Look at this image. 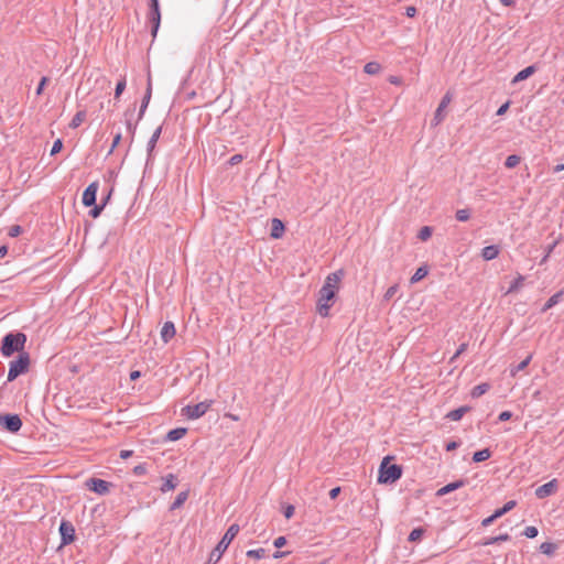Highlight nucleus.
<instances>
[{"label": "nucleus", "instance_id": "30", "mask_svg": "<svg viewBox=\"0 0 564 564\" xmlns=\"http://www.w3.org/2000/svg\"><path fill=\"white\" fill-rule=\"evenodd\" d=\"M424 533H425V530L423 528H415L410 532L408 540L410 542H417L422 539Z\"/></svg>", "mask_w": 564, "mask_h": 564}, {"label": "nucleus", "instance_id": "5", "mask_svg": "<svg viewBox=\"0 0 564 564\" xmlns=\"http://www.w3.org/2000/svg\"><path fill=\"white\" fill-rule=\"evenodd\" d=\"M30 356L28 352H20L18 358L9 364L8 381L15 380L20 375L28 372Z\"/></svg>", "mask_w": 564, "mask_h": 564}, {"label": "nucleus", "instance_id": "57", "mask_svg": "<svg viewBox=\"0 0 564 564\" xmlns=\"http://www.w3.org/2000/svg\"><path fill=\"white\" fill-rule=\"evenodd\" d=\"M405 14H406V17H409V18H413V17H415V14H416V8H415V7H412V6H411V7H408V8L405 9Z\"/></svg>", "mask_w": 564, "mask_h": 564}, {"label": "nucleus", "instance_id": "25", "mask_svg": "<svg viewBox=\"0 0 564 564\" xmlns=\"http://www.w3.org/2000/svg\"><path fill=\"white\" fill-rule=\"evenodd\" d=\"M468 411L467 406H460L447 413L446 417L452 421H459L464 414Z\"/></svg>", "mask_w": 564, "mask_h": 564}, {"label": "nucleus", "instance_id": "33", "mask_svg": "<svg viewBox=\"0 0 564 564\" xmlns=\"http://www.w3.org/2000/svg\"><path fill=\"white\" fill-rule=\"evenodd\" d=\"M514 507H516L514 500H510V501L506 502L502 508L496 510V517H499V518L502 517L503 514H506L507 512L512 510Z\"/></svg>", "mask_w": 564, "mask_h": 564}, {"label": "nucleus", "instance_id": "62", "mask_svg": "<svg viewBox=\"0 0 564 564\" xmlns=\"http://www.w3.org/2000/svg\"><path fill=\"white\" fill-rule=\"evenodd\" d=\"M131 455H132V451H121L120 452V457L123 458V459H127Z\"/></svg>", "mask_w": 564, "mask_h": 564}, {"label": "nucleus", "instance_id": "56", "mask_svg": "<svg viewBox=\"0 0 564 564\" xmlns=\"http://www.w3.org/2000/svg\"><path fill=\"white\" fill-rule=\"evenodd\" d=\"M512 416V413L510 411H503L499 414V421H508Z\"/></svg>", "mask_w": 564, "mask_h": 564}, {"label": "nucleus", "instance_id": "40", "mask_svg": "<svg viewBox=\"0 0 564 564\" xmlns=\"http://www.w3.org/2000/svg\"><path fill=\"white\" fill-rule=\"evenodd\" d=\"M431 236H432V228L429 226L422 227L417 235L419 239H421L422 241H426Z\"/></svg>", "mask_w": 564, "mask_h": 564}, {"label": "nucleus", "instance_id": "44", "mask_svg": "<svg viewBox=\"0 0 564 564\" xmlns=\"http://www.w3.org/2000/svg\"><path fill=\"white\" fill-rule=\"evenodd\" d=\"M539 531L535 527H527L525 530L523 531V534L529 538V539H533L538 535Z\"/></svg>", "mask_w": 564, "mask_h": 564}, {"label": "nucleus", "instance_id": "43", "mask_svg": "<svg viewBox=\"0 0 564 564\" xmlns=\"http://www.w3.org/2000/svg\"><path fill=\"white\" fill-rule=\"evenodd\" d=\"M468 347V344L466 343H463L458 349L456 350V352L452 356V358L449 359V362L453 364L463 352L466 351Z\"/></svg>", "mask_w": 564, "mask_h": 564}, {"label": "nucleus", "instance_id": "54", "mask_svg": "<svg viewBox=\"0 0 564 564\" xmlns=\"http://www.w3.org/2000/svg\"><path fill=\"white\" fill-rule=\"evenodd\" d=\"M509 107H510V101L505 102L503 105H501V106L499 107V109L497 110V113H496V115H497V116H502V115H505V113L507 112V110L509 109Z\"/></svg>", "mask_w": 564, "mask_h": 564}, {"label": "nucleus", "instance_id": "2", "mask_svg": "<svg viewBox=\"0 0 564 564\" xmlns=\"http://www.w3.org/2000/svg\"><path fill=\"white\" fill-rule=\"evenodd\" d=\"M25 341L26 336L23 333H9L2 338L1 354L10 357L14 352H23Z\"/></svg>", "mask_w": 564, "mask_h": 564}, {"label": "nucleus", "instance_id": "63", "mask_svg": "<svg viewBox=\"0 0 564 564\" xmlns=\"http://www.w3.org/2000/svg\"><path fill=\"white\" fill-rule=\"evenodd\" d=\"M160 9L159 0H150V10Z\"/></svg>", "mask_w": 564, "mask_h": 564}, {"label": "nucleus", "instance_id": "32", "mask_svg": "<svg viewBox=\"0 0 564 564\" xmlns=\"http://www.w3.org/2000/svg\"><path fill=\"white\" fill-rule=\"evenodd\" d=\"M556 550V545L552 542H543L540 545V551L545 555H553Z\"/></svg>", "mask_w": 564, "mask_h": 564}, {"label": "nucleus", "instance_id": "1", "mask_svg": "<svg viewBox=\"0 0 564 564\" xmlns=\"http://www.w3.org/2000/svg\"><path fill=\"white\" fill-rule=\"evenodd\" d=\"M344 270H337L335 272L329 273L318 292V300L316 310L318 314L323 317H327L329 315V310L333 305L336 293L340 288L341 279L344 278Z\"/></svg>", "mask_w": 564, "mask_h": 564}, {"label": "nucleus", "instance_id": "8", "mask_svg": "<svg viewBox=\"0 0 564 564\" xmlns=\"http://www.w3.org/2000/svg\"><path fill=\"white\" fill-rule=\"evenodd\" d=\"M110 486V482L100 478H89L86 480V487L98 495H107Z\"/></svg>", "mask_w": 564, "mask_h": 564}, {"label": "nucleus", "instance_id": "49", "mask_svg": "<svg viewBox=\"0 0 564 564\" xmlns=\"http://www.w3.org/2000/svg\"><path fill=\"white\" fill-rule=\"evenodd\" d=\"M286 544V539L285 536H278L274 542H273V545L276 547V549H281L282 546H284Z\"/></svg>", "mask_w": 564, "mask_h": 564}, {"label": "nucleus", "instance_id": "42", "mask_svg": "<svg viewBox=\"0 0 564 564\" xmlns=\"http://www.w3.org/2000/svg\"><path fill=\"white\" fill-rule=\"evenodd\" d=\"M124 88H126V79L122 78L116 85L115 97L119 98L121 96V94L123 93Z\"/></svg>", "mask_w": 564, "mask_h": 564}, {"label": "nucleus", "instance_id": "58", "mask_svg": "<svg viewBox=\"0 0 564 564\" xmlns=\"http://www.w3.org/2000/svg\"><path fill=\"white\" fill-rule=\"evenodd\" d=\"M459 446V444L455 441H452L449 443L446 444V451L447 452H451V451H454L456 449L457 447Z\"/></svg>", "mask_w": 564, "mask_h": 564}, {"label": "nucleus", "instance_id": "29", "mask_svg": "<svg viewBox=\"0 0 564 564\" xmlns=\"http://www.w3.org/2000/svg\"><path fill=\"white\" fill-rule=\"evenodd\" d=\"M508 540H510V535L508 533H503V534H500L498 536H492V538L486 539L482 542V545H491V544H496V543H499V542H502V541H508Z\"/></svg>", "mask_w": 564, "mask_h": 564}, {"label": "nucleus", "instance_id": "61", "mask_svg": "<svg viewBox=\"0 0 564 564\" xmlns=\"http://www.w3.org/2000/svg\"><path fill=\"white\" fill-rule=\"evenodd\" d=\"M140 376H141V372L139 370H134V371L130 372L131 380H137L138 378H140Z\"/></svg>", "mask_w": 564, "mask_h": 564}, {"label": "nucleus", "instance_id": "24", "mask_svg": "<svg viewBox=\"0 0 564 564\" xmlns=\"http://www.w3.org/2000/svg\"><path fill=\"white\" fill-rule=\"evenodd\" d=\"M162 127H158L155 131L152 133L150 140L148 141V153L151 155V152L154 150L156 142L161 135Z\"/></svg>", "mask_w": 564, "mask_h": 564}, {"label": "nucleus", "instance_id": "52", "mask_svg": "<svg viewBox=\"0 0 564 564\" xmlns=\"http://www.w3.org/2000/svg\"><path fill=\"white\" fill-rule=\"evenodd\" d=\"M21 227L19 225L12 226L9 230L10 237H17L21 234Z\"/></svg>", "mask_w": 564, "mask_h": 564}, {"label": "nucleus", "instance_id": "18", "mask_svg": "<svg viewBox=\"0 0 564 564\" xmlns=\"http://www.w3.org/2000/svg\"><path fill=\"white\" fill-rule=\"evenodd\" d=\"M284 232V225L283 223L278 219H272V227H271V237L274 239L281 238Z\"/></svg>", "mask_w": 564, "mask_h": 564}, {"label": "nucleus", "instance_id": "13", "mask_svg": "<svg viewBox=\"0 0 564 564\" xmlns=\"http://www.w3.org/2000/svg\"><path fill=\"white\" fill-rule=\"evenodd\" d=\"M175 336V326L173 322H165L161 329V338L164 343L170 341Z\"/></svg>", "mask_w": 564, "mask_h": 564}, {"label": "nucleus", "instance_id": "39", "mask_svg": "<svg viewBox=\"0 0 564 564\" xmlns=\"http://www.w3.org/2000/svg\"><path fill=\"white\" fill-rule=\"evenodd\" d=\"M531 361V356H528L523 361L511 369V375L514 376L517 372L524 370Z\"/></svg>", "mask_w": 564, "mask_h": 564}, {"label": "nucleus", "instance_id": "10", "mask_svg": "<svg viewBox=\"0 0 564 564\" xmlns=\"http://www.w3.org/2000/svg\"><path fill=\"white\" fill-rule=\"evenodd\" d=\"M558 489V481L557 479H552L549 482L538 487L535 489V496L539 499L547 498L552 495H554Z\"/></svg>", "mask_w": 564, "mask_h": 564}, {"label": "nucleus", "instance_id": "38", "mask_svg": "<svg viewBox=\"0 0 564 564\" xmlns=\"http://www.w3.org/2000/svg\"><path fill=\"white\" fill-rule=\"evenodd\" d=\"M85 119V112L84 111H78L72 119L69 126L72 128H77L80 126V123L83 122V120Z\"/></svg>", "mask_w": 564, "mask_h": 564}, {"label": "nucleus", "instance_id": "11", "mask_svg": "<svg viewBox=\"0 0 564 564\" xmlns=\"http://www.w3.org/2000/svg\"><path fill=\"white\" fill-rule=\"evenodd\" d=\"M59 533L62 539V544L66 545L74 541L75 539V529L74 525L68 521H62L59 524Z\"/></svg>", "mask_w": 564, "mask_h": 564}, {"label": "nucleus", "instance_id": "36", "mask_svg": "<svg viewBox=\"0 0 564 564\" xmlns=\"http://www.w3.org/2000/svg\"><path fill=\"white\" fill-rule=\"evenodd\" d=\"M109 197H110V194L107 196L106 200H105L102 204L97 205V204L95 203V205H93V208H91V209H90V212H89V215H90L93 218H97V217L101 214V212H102V209H104V207H105V205H106V202L109 199Z\"/></svg>", "mask_w": 564, "mask_h": 564}, {"label": "nucleus", "instance_id": "59", "mask_svg": "<svg viewBox=\"0 0 564 564\" xmlns=\"http://www.w3.org/2000/svg\"><path fill=\"white\" fill-rule=\"evenodd\" d=\"M339 492H340V487H335V488L330 489V491H329V498H330V499H335V498H337V496L339 495Z\"/></svg>", "mask_w": 564, "mask_h": 564}, {"label": "nucleus", "instance_id": "37", "mask_svg": "<svg viewBox=\"0 0 564 564\" xmlns=\"http://www.w3.org/2000/svg\"><path fill=\"white\" fill-rule=\"evenodd\" d=\"M521 159L519 155L517 154H511L509 155L506 161H505V165L506 167L508 169H513L516 167L519 163H520Z\"/></svg>", "mask_w": 564, "mask_h": 564}, {"label": "nucleus", "instance_id": "19", "mask_svg": "<svg viewBox=\"0 0 564 564\" xmlns=\"http://www.w3.org/2000/svg\"><path fill=\"white\" fill-rule=\"evenodd\" d=\"M177 486L176 477L173 474H169L161 486L162 492H167L170 490L175 489Z\"/></svg>", "mask_w": 564, "mask_h": 564}, {"label": "nucleus", "instance_id": "64", "mask_svg": "<svg viewBox=\"0 0 564 564\" xmlns=\"http://www.w3.org/2000/svg\"><path fill=\"white\" fill-rule=\"evenodd\" d=\"M286 554H288L286 552L276 551V552L273 554V558H281V557H284Z\"/></svg>", "mask_w": 564, "mask_h": 564}, {"label": "nucleus", "instance_id": "60", "mask_svg": "<svg viewBox=\"0 0 564 564\" xmlns=\"http://www.w3.org/2000/svg\"><path fill=\"white\" fill-rule=\"evenodd\" d=\"M127 129L129 133L131 134V138H133L135 132V126H133L130 121L127 122Z\"/></svg>", "mask_w": 564, "mask_h": 564}, {"label": "nucleus", "instance_id": "35", "mask_svg": "<svg viewBox=\"0 0 564 564\" xmlns=\"http://www.w3.org/2000/svg\"><path fill=\"white\" fill-rule=\"evenodd\" d=\"M247 556L252 558H263L267 555V550L263 547L247 551Z\"/></svg>", "mask_w": 564, "mask_h": 564}, {"label": "nucleus", "instance_id": "47", "mask_svg": "<svg viewBox=\"0 0 564 564\" xmlns=\"http://www.w3.org/2000/svg\"><path fill=\"white\" fill-rule=\"evenodd\" d=\"M397 291H398V285H392V286H390V288L386 291V293H384V300H387V301H388V300L392 299V297H393V295L397 293Z\"/></svg>", "mask_w": 564, "mask_h": 564}, {"label": "nucleus", "instance_id": "23", "mask_svg": "<svg viewBox=\"0 0 564 564\" xmlns=\"http://www.w3.org/2000/svg\"><path fill=\"white\" fill-rule=\"evenodd\" d=\"M185 434H186V429L177 427V429L171 430L167 433L166 440L171 441V442H175V441L181 440Z\"/></svg>", "mask_w": 564, "mask_h": 564}, {"label": "nucleus", "instance_id": "45", "mask_svg": "<svg viewBox=\"0 0 564 564\" xmlns=\"http://www.w3.org/2000/svg\"><path fill=\"white\" fill-rule=\"evenodd\" d=\"M63 148V142L61 139H57L54 143H53V147L51 149V155H55L56 153H58Z\"/></svg>", "mask_w": 564, "mask_h": 564}, {"label": "nucleus", "instance_id": "21", "mask_svg": "<svg viewBox=\"0 0 564 564\" xmlns=\"http://www.w3.org/2000/svg\"><path fill=\"white\" fill-rule=\"evenodd\" d=\"M187 498H188V491L187 490L178 492V495L176 496L175 500L170 506V510L174 511V510L181 508L185 503Z\"/></svg>", "mask_w": 564, "mask_h": 564}, {"label": "nucleus", "instance_id": "20", "mask_svg": "<svg viewBox=\"0 0 564 564\" xmlns=\"http://www.w3.org/2000/svg\"><path fill=\"white\" fill-rule=\"evenodd\" d=\"M534 73H535V67L533 65L528 66V67L523 68L522 70H520L513 77L512 83H518V82L524 80V79L529 78L531 75H533Z\"/></svg>", "mask_w": 564, "mask_h": 564}, {"label": "nucleus", "instance_id": "14", "mask_svg": "<svg viewBox=\"0 0 564 564\" xmlns=\"http://www.w3.org/2000/svg\"><path fill=\"white\" fill-rule=\"evenodd\" d=\"M149 21L152 24L151 33H152L153 36H155L156 33H158V30L160 28V23H161V12H160V9L150 10V12H149Z\"/></svg>", "mask_w": 564, "mask_h": 564}, {"label": "nucleus", "instance_id": "4", "mask_svg": "<svg viewBox=\"0 0 564 564\" xmlns=\"http://www.w3.org/2000/svg\"><path fill=\"white\" fill-rule=\"evenodd\" d=\"M402 476V468L397 464H389V457H384L380 468L378 482L380 484H393Z\"/></svg>", "mask_w": 564, "mask_h": 564}, {"label": "nucleus", "instance_id": "50", "mask_svg": "<svg viewBox=\"0 0 564 564\" xmlns=\"http://www.w3.org/2000/svg\"><path fill=\"white\" fill-rule=\"evenodd\" d=\"M120 141H121V132H118L113 137V141H112L111 148L109 150V154L113 152L115 148L119 144Z\"/></svg>", "mask_w": 564, "mask_h": 564}, {"label": "nucleus", "instance_id": "51", "mask_svg": "<svg viewBox=\"0 0 564 564\" xmlns=\"http://www.w3.org/2000/svg\"><path fill=\"white\" fill-rule=\"evenodd\" d=\"M242 160H243V156L241 154H235L229 159L228 163L230 165H236V164L240 163Z\"/></svg>", "mask_w": 564, "mask_h": 564}, {"label": "nucleus", "instance_id": "7", "mask_svg": "<svg viewBox=\"0 0 564 564\" xmlns=\"http://www.w3.org/2000/svg\"><path fill=\"white\" fill-rule=\"evenodd\" d=\"M0 425L11 433L18 432L22 421L18 414H0Z\"/></svg>", "mask_w": 564, "mask_h": 564}, {"label": "nucleus", "instance_id": "48", "mask_svg": "<svg viewBox=\"0 0 564 564\" xmlns=\"http://www.w3.org/2000/svg\"><path fill=\"white\" fill-rule=\"evenodd\" d=\"M294 510H295L294 506H292V505H288V506L284 508V510H283L284 517H285L286 519L292 518V517H293V514H294Z\"/></svg>", "mask_w": 564, "mask_h": 564}, {"label": "nucleus", "instance_id": "46", "mask_svg": "<svg viewBox=\"0 0 564 564\" xmlns=\"http://www.w3.org/2000/svg\"><path fill=\"white\" fill-rule=\"evenodd\" d=\"M133 473H134V475H137V476L145 475V474H147V466H145L144 464L137 465V466L133 468Z\"/></svg>", "mask_w": 564, "mask_h": 564}, {"label": "nucleus", "instance_id": "28", "mask_svg": "<svg viewBox=\"0 0 564 564\" xmlns=\"http://www.w3.org/2000/svg\"><path fill=\"white\" fill-rule=\"evenodd\" d=\"M490 386L488 383H480L473 388L471 390V397L473 398H479L482 394H485L489 390Z\"/></svg>", "mask_w": 564, "mask_h": 564}, {"label": "nucleus", "instance_id": "26", "mask_svg": "<svg viewBox=\"0 0 564 564\" xmlns=\"http://www.w3.org/2000/svg\"><path fill=\"white\" fill-rule=\"evenodd\" d=\"M490 456H491L490 449L489 448H484L481 451H478V452L474 453L473 460L475 463H481V462L487 460Z\"/></svg>", "mask_w": 564, "mask_h": 564}, {"label": "nucleus", "instance_id": "16", "mask_svg": "<svg viewBox=\"0 0 564 564\" xmlns=\"http://www.w3.org/2000/svg\"><path fill=\"white\" fill-rule=\"evenodd\" d=\"M500 253V249L496 245L487 246L481 250V257L486 261L496 259Z\"/></svg>", "mask_w": 564, "mask_h": 564}, {"label": "nucleus", "instance_id": "53", "mask_svg": "<svg viewBox=\"0 0 564 564\" xmlns=\"http://www.w3.org/2000/svg\"><path fill=\"white\" fill-rule=\"evenodd\" d=\"M499 517H496V511L488 518L484 519L481 524L484 527H488L496 519H498Z\"/></svg>", "mask_w": 564, "mask_h": 564}, {"label": "nucleus", "instance_id": "55", "mask_svg": "<svg viewBox=\"0 0 564 564\" xmlns=\"http://www.w3.org/2000/svg\"><path fill=\"white\" fill-rule=\"evenodd\" d=\"M46 83H47V78L46 77H42V79H41V82H40V84H39V86L36 88V95H41L42 94Z\"/></svg>", "mask_w": 564, "mask_h": 564}, {"label": "nucleus", "instance_id": "34", "mask_svg": "<svg viewBox=\"0 0 564 564\" xmlns=\"http://www.w3.org/2000/svg\"><path fill=\"white\" fill-rule=\"evenodd\" d=\"M380 64L377 62H369L365 65V73L369 75L378 74L380 70Z\"/></svg>", "mask_w": 564, "mask_h": 564}, {"label": "nucleus", "instance_id": "12", "mask_svg": "<svg viewBox=\"0 0 564 564\" xmlns=\"http://www.w3.org/2000/svg\"><path fill=\"white\" fill-rule=\"evenodd\" d=\"M99 185L97 182L90 183L83 193V204L85 206H93L96 203V196Z\"/></svg>", "mask_w": 564, "mask_h": 564}, {"label": "nucleus", "instance_id": "6", "mask_svg": "<svg viewBox=\"0 0 564 564\" xmlns=\"http://www.w3.org/2000/svg\"><path fill=\"white\" fill-rule=\"evenodd\" d=\"M212 400H206L194 405H186L185 408H183L182 414L189 420H196L203 416L212 406Z\"/></svg>", "mask_w": 564, "mask_h": 564}, {"label": "nucleus", "instance_id": "27", "mask_svg": "<svg viewBox=\"0 0 564 564\" xmlns=\"http://www.w3.org/2000/svg\"><path fill=\"white\" fill-rule=\"evenodd\" d=\"M524 276L519 274L510 284L507 294L514 293L523 286Z\"/></svg>", "mask_w": 564, "mask_h": 564}, {"label": "nucleus", "instance_id": "31", "mask_svg": "<svg viewBox=\"0 0 564 564\" xmlns=\"http://www.w3.org/2000/svg\"><path fill=\"white\" fill-rule=\"evenodd\" d=\"M427 275V269L425 267H420L416 269L415 273L411 276V283H416L421 281L423 278Z\"/></svg>", "mask_w": 564, "mask_h": 564}, {"label": "nucleus", "instance_id": "15", "mask_svg": "<svg viewBox=\"0 0 564 564\" xmlns=\"http://www.w3.org/2000/svg\"><path fill=\"white\" fill-rule=\"evenodd\" d=\"M464 485H465L464 480H456V481L449 482V484L445 485L444 487L440 488L436 492V496L443 497L456 489L462 488Z\"/></svg>", "mask_w": 564, "mask_h": 564}, {"label": "nucleus", "instance_id": "9", "mask_svg": "<svg viewBox=\"0 0 564 564\" xmlns=\"http://www.w3.org/2000/svg\"><path fill=\"white\" fill-rule=\"evenodd\" d=\"M451 101H452V95L449 93H446L443 96L438 107L435 110L434 118L432 120L433 126H437L444 120L445 109L449 105Z\"/></svg>", "mask_w": 564, "mask_h": 564}, {"label": "nucleus", "instance_id": "41", "mask_svg": "<svg viewBox=\"0 0 564 564\" xmlns=\"http://www.w3.org/2000/svg\"><path fill=\"white\" fill-rule=\"evenodd\" d=\"M458 221H467L470 218L469 209H458L455 214Z\"/></svg>", "mask_w": 564, "mask_h": 564}, {"label": "nucleus", "instance_id": "3", "mask_svg": "<svg viewBox=\"0 0 564 564\" xmlns=\"http://www.w3.org/2000/svg\"><path fill=\"white\" fill-rule=\"evenodd\" d=\"M239 532V525L234 523L231 524L226 533L224 534L223 539L218 542L216 547L209 554V558L206 564H217L219 560L221 558V555L227 550L231 541L236 538V535Z\"/></svg>", "mask_w": 564, "mask_h": 564}, {"label": "nucleus", "instance_id": "22", "mask_svg": "<svg viewBox=\"0 0 564 564\" xmlns=\"http://www.w3.org/2000/svg\"><path fill=\"white\" fill-rule=\"evenodd\" d=\"M563 296V291H558L556 292L555 294H553L547 301L546 303L544 304L543 308H542V312H546L547 310L552 308L553 306H555L562 299Z\"/></svg>", "mask_w": 564, "mask_h": 564}, {"label": "nucleus", "instance_id": "17", "mask_svg": "<svg viewBox=\"0 0 564 564\" xmlns=\"http://www.w3.org/2000/svg\"><path fill=\"white\" fill-rule=\"evenodd\" d=\"M151 94H152V85H151V80L149 79L147 91L144 94V97H143L141 106H140L139 120L142 119L144 116V112H145L148 105L150 102V99H151Z\"/></svg>", "mask_w": 564, "mask_h": 564}]
</instances>
